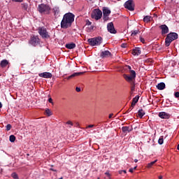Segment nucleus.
Returning a JSON list of instances; mask_svg holds the SVG:
<instances>
[{"instance_id":"nucleus-55","label":"nucleus","mask_w":179,"mask_h":179,"mask_svg":"<svg viewBox=\"0 0 179 179\" xmlns=\"http://www.w3.org/2000/svg\"><path fill=\"white\" fill-rule=\"evenodd\" d=\"M117 1H120V0H117Z\"/></svg>"},{"instance_id":"nucleus-48","label":"nucleus","mask_w":179,"mask_h":179,"mask_svg":"<svg viewBox=\"0 0 179 179\" xmlns=\"http://www.w3.org/2000/svg\"><path fill=\"white\" fill-rule=\"evenodd\" d=\"M157 159H156L154 162H152V163H154V164H155V163H157Z\"/></svg>"},{"instance_id":"nucleus-32","label":"nucleus","mask_w":179,"mask_h":179,"mask_svg":"<svg viewBox=\"0 0 179 179\" xmlns=\"http://www.w3.org/2000/svg\"><path fill=\"white\" fill-rule=\"evenodd\" d=\"M22 8L25 10H27L29 9V6L27 5V3H22Z\"/></svg>"},{"instance_id":"nucleus-45","label":"nucleus","mask_w":179,"mask_h":179,"mask_svg":"<svg viewBox=\"0 0 179 179\" xmlns=\"http://www.w3.org/2000/svg\"><path fill=\"white\" fill-rule=\"evenodd\" d=\"M113 115H114V114L111 113L109 115V118H113Z\"/></svg>"},{"instance_id":"nucleus-41","label":"nucleus","mask_w":179,"mask_h":179,"mask_svg":"<svg viewBox=\"0 0 179 179\" xmlns=\"http://www.w3.org/2000/svg\"><path fill=\"white\" fill-rule=\"evenodd\" d=\"M93 127H94V124H90V125L87 126V128H93Z\"/></svg>"},{"instance_id":"nucleus-29","label":"nucleus","mask_w":179,"mask_h":179,"mask_svg":"<svg viewBox=\"0 0 179 179\" xmlns=\"http://www.w3.org/2000/svg\"><path fill=\"white\" fill-rule=\"evenodd\" d=\"M164 142V140H163V137H160L158 140L159 145H163Z\"/></svg>"},{"instance_id":"nucleus-20","label":"nucleus","mask_w":179,"mask_h":179,"mask_svg":"<svg viewBox=\"0 0 179 179\" xmlns=\"http://www.w3.org/2000/svg\"><path fill=\"white\" fill-rule=\"evenodd\" d=\"M76 47V44L71 43L66 45V48H68V50H73Z\"/></svg>"},{"instance_id":"nucleus-37","label":"nucleus","mask_w":179,"mask_h":179,"mask_svg":"<svg viewBox=\"0 0 179 179\" xmlns=\"http://www.w3.org/2000/svg\"><path fill=\"white\" fill-rule=\"evenodd\" d=\"M121 47H122V48H127V43H122Z\"/></svg>"},{"instance_id":"nucleus-1","label":"nucleus","mask_w":179,"mask_h":179,"mask_svg":"<svg viewBox=\"0 0 179 179\" xmlns=\"http://www.w3.org/2000/svg\"><path fill=\"white\" fill-rule=\"evenodd\" d=\"M75 21V15L72 13H67L63 16L61 22L62 29H68L72 26V23Z\"/></svg>"},{"instance_id":"nucleus-3","label":"nucleus","mask_w":179,"mask_h":179,"mask_svg":"<svg viewBox=\"0 0 179 179\" xmlns=\"http://www.w3.org/2000/svg\"><path fill=\"white\" fill-rule=\"evenodd\" d=\"M87 43L91 45V47H94L96 45H100V44H101V43H103V38H101V37L88 38Z\"/></svg>"},{"instance_id":"nucleus-5","label":"nucleus","mask_w":179,"mask_h":179,"mask_svg":"<svg viewBox=\"0 0 179 179\" xmlns=\"http://www.w3.org/2000/svg\"><path fill=\"white\" fill-rule=\"evenodd\" d=\"M91 16L92 19H95V20H99L101 19V17L103 16V13L99 9H95L93 10Z\"/></svg>"},{"instance_id":"nucleus-36","label":"nucleus","mask_w":179,"mask_h":179,"mask_svg":"<svg viewBox=\"0 0 179 179\" xmlns=\"http://www.w3.org/2000/svg\"><path fill=\"white\" fill-rule=\"evenodd\" d=\"M106 176H107V177H108L110 178V177H111V174H110V172L109 171H106L105 173Z\"/></svg>"},{"instance_id":"nucleus-17","label":"nucleus","mask_w":179,"mask_h":179,"mask_svg":"<svg viewBox=\"0 0 179 179\" xmlns=\"http://www.w3.org/2000/svg\"><path fill=\"white\" fill-rule=\"evenodd\" d=\"M156 87L158 90H164V89H166V84H164V83H159Z\"/></svg>"},{"instance_id":"nucleus-44","label":"nucleus","mask_w":179,"mask_h":179,"mask_svg":"<svg viewBox=\"0 0 179 179\" xmlns=\"http://www.w3.org/2000/svg\"><path fill=\"white\" fill-rule=\"evenodd\" d=\"M129 173H134V169L131 168L129 170Z\"/></svg>"},{"instance_id":"nucleus-50","label":"nucleus","mask_w":179,"mask_h":179,"mask_svg":"<svg viewBox=\"0 0 179 179\" xmlns=\"http://www.w3.org/2000/svg\"><path fill=\"white\" fill-rule=\"evenodd\" d=\"M128 68H129L130 71H132V70H131V66H129Z\"/></svg>"},{"instance_id":"nucleus-30","label":"nucleus","mask_w":179,"mask_h":179,"mask_svg":"<svg viewBox=\"0 0 179 179\" xmlns=\"http://www.w3.org/2000/svg\"><path fill=\"white\" fill-rule=\"evenodd\" d=\"M67 125H69V128H71V127L73 126V123H72V122L71 120H69L68 122H66V123Z\"/></svg>"},{"instance_id":"nucleus-24","label":"nucleus","mask_w":179,"mask_h":179,"mask_svg":"<svg viewBox=\"0 0 179 179\" xmlns=\"http://www.w3.org/2000/svg\"><path fill=\"white\" fill-rule=\"evenodd\" d=\"M139 100V96H136L133 99V101L131 103V106H135V104L138 103V101Z\"/></svg>"},{"instance_id":"nucleus-10","label":"nucleus","mask_w":179,"mask_h":179,"mask_svg":"<svg viewBox=\"0 0 179 179\" xmlns=\"http://www.w3.org/2000/svg\"><path fill=\"white\" fill-rule=\"evenodd\" d=\"M40 43V38H38V36H33L31 38L29 41V44L31 45H33L34 47H36V45H38Z\"/></svg>"},{"instance_id":"nucleus-23","label":"nucleus","mask_w":179,"mask_h":179,"mask_svg":"<svg viewBox=\"0 0 179 179\" xmlns=\"http://www.w3.org/2000/svg\"><path fill=\"white\" fill-rule=\"evenodd\" d=\"M143 20L145 23H149L152 20V17L150 15H146L144 17Z\"/></svg>"},{"instance_id":"nucleus-4","label":"nucleus","mask_w":179,"mask_h":179,"mask_svg":"<svg viewBox=\"0 0 179 179\" xmlns=\"http://www.w3.org/2000/svg\"><path fill=\"white\" fill-rule=\"evenodd\" d=\"M38 10L40 13H43V15H48L51 11V8L47 4H41L38 7Z\"/></svg>"},{"instance_id":"nucleus-51","label":"nucleus","mask_w":179,"mask_h":179,"mask_svg":"<svg viewBox=\"0 0 179 179\" xmlns=\"http://www.w3.org/2000/svg\"><path fill=\"white\" fill-rule=\"evenodd\" d=\"M123 173H124V174H127V171L123 170Z\"/></svg>"},{"instance_id":"nucleus-52","label":"nucleus","mask_w":179,"mask_h":179,"mask_svg":"<svg viewBox=\"0 0 179 179\" xmlns=\"http://www.w3.org/2000/svg\"><path fill=\"white\" fill-rule=\"evenodd\" d=\"M162 178H163V176H159V179H162Z\"/></svg>"},{"instance_id":"nucleus-21","label":"nucleus","mask_w":179,"mask_h":179,"mask_svg":"<svg viewBox=\"0 0 179 179\" xmlns=\"http://www.w3.org/2000/svg\"><path fill=\"white\" fill-rule=\"evenodd\" d=\"M85 72H78V73H74L72 75L69 76L67 79H71L72 78H75V76H79V75H83Z\"/></svg>"},{"instance_id":"nucleus-42","label":"nucleus","mask_w":179,"mask_h":179,"mask_svg":"<svg viewBox=\"0 0 179 179\" xmlns=\"http://www.w3.org/2000/svg\"><path fill=\"white\" fill-rule=\"evenodd\" d=\"M48 101H49V103H51L52 104V103H53L52 98H49Z\"/></svg>"},{"instance_id":"nucleus-31","label":"nucleus","mask_w":179,"mask_h":179,"mask_svg":"<svg viewBox=\"0 0 179 179\" xmlns=\"http://www.w3.org/2000/svg\"><path fill=\"white\" fill-rule=\"evenodd\" d=\"M11 176H12L13 178H14V179H19V177L17 176V173H13L11 174Z\"/></svg>"},{"instance_id":"nucleus-46","label":"nucleus","mask_w":179,"mask_h":179,"mask_svg":"<svg viewBox=\"0 0 179 179\" xmlns=\"http://www.w3.org/2000/svg\"><path fill=\"white\" fill-rule=\"evenodd\" d=\"M124 170L119 171V174H122Z\"/></svg>"},{"instance_id":"nucleus-25","label":"nucleus","mask_w":179,"mask_h":179,"mask_svg":"<svg viewBox=\"0 0 179 179\" xmlns=\"http://www.w3.org/2000/svg\"><path fill=\"white\" fill-rule=\"evenodd\" d=\"M138 117H140V118H142V117L145 115V111H143V110H139L138 113Z\"/></svg>"},{"instance_id":"nucleus-12","label":"nucleus","mask_w":179,"mask_h":179,"mask_svg":"<svg viewBox=\"0 0 179 179\" xmlns=\"http://www.w3.org/2000/svg\"><path fill=\"white\" fill-rule=\"evenodd\" d=\"M40 78H45V79H50L52 78V74L50 72H43L38 74Z\"/></svg>"},{"instance_id":"nucleus-39","label":"nucleus","mask_w":179,"mask_h":179,"mask_svg":"<svg viewBox=\"0 0 179 179\" xmlns=\"http://www.w3.org/2000/svg\"><path fill=\"white\" fill-rule=\"evenodd\" d=\"M13 2H23V0H12Z\"/></svg>"},{"instance_id":"nucleus-26","label":"nucleus","mask_w":179,"mask_h":179,"mask_svg":"<svg viewBox=\"0 0 179 179\" xmlns=\"http://www.w3.org/2000/svg\"><path fill=\"white\" fill-rule=\"evenodd\" d=\"M9 141L10 142H15V141H16V137L14 135H10L9 137Z\"/></svg>"},{"instance_id":"nucleus-14","label":"nucleus","mask_w":179,"mask_h":179,"mask_svg":"<svg viewBox=\"0 0 179 179\" xmlns=\"http://www.w3.org/2000/svg\"><path fill=\"white\" fill-rule=\"evenodd\" d=\"M52 12L56 17H58L59 16V7L55 6L52 8Z\"/></svg>"},{"instance_id":"nucleus-43","label":"nucleus","mask_w":179,"mask_h":179,"mask_svg":"<svg viewBox=\"0 0 179 179\" xmlns=\"http://www.w3.org/2000/svg\"><path fill=\"white\" fill-rule=\"evenodd\" d=\"M87 24L88 26H90V24H92V22L88 20V21H87Z\"/></svg>"},{"instance_id":"nucleus-38","label":"nucleus","mask_w":179,"mask_h":179,"mask_svg":"<svg viewBox=\"0 0 179 179\" xmlns=\"http://www.w3.org/2000/svg\"><path fill=\"white\" fill-rule=\"evenodd\" d=\"M140 41H141V43H143V44H145V38L141 37V38H140Z\"/></svg>"},{"instance_id":"nucleus-53","label":"nucleus","mask_w":179,"mask_h":179,"mask_svg":"<svg viewBox=\"0 0 179 179\" xmlns=\"http://www.w3.org/2000/svg\"><path fill=\"white\" fill-rule=\"evenodd\" d=\"M136 167H137V166H134V167L133 168V170H136Z\"/></svg>"},{"instance_id":"nucleus-16","label":"nucleus","mask_w":179,"mask_h":179,"mask_svg":"<svg viewBox=\"0 0 179 179\" xmlns=\"http://www.w3.org/2000/svg\"><path fill=\"white\" fill-rule=\"evenodd\" d=\"M160 28L162 29V34H167V33H169V27H166V24L162 25Z\"/></svg>"},{"instance_id":"nucleus-27","label":"nucleus","mask_w":179,"mask_h":179,"mask_svg":"<svg viewBox=\"0 0 179 179\" xmlns=\"http://www.w3.org/2000/svg\"><path fill=\"white\" fill-rule=\"evenodd\" d=\"M136 34H139V30H134V31H131L132 37L136 36Z\"/></svg>"},{"instance_id":"nucleus-47","label":"nucleus","mask_w":179,"mask_h":179,"mask_svg":"<svg viewBox=\"0 0 179 179\" xmlns=\"http://www.w3.org/2000/svg\"><path fill=\"white\" fill-rule=\"evenodd\" d=\"M134 162H135V163H138V159H134Z\"/></svg>"},{"instance_id":"nucleus-11","label":"nucleus","mask_w":179,"mask_h":179,"mask_svg":"<svg viewBox=\"0 0 179 179\" xmlns=\"http://www.w3.org/2000/svg\"><path fill=\"white\" fill-rule=\"evenodd\" d=\"M107 29L108 31H109V33H111L112 34H115L117 33V31H115V29L114 28V24H113V22H109L107 24Z\"/></svg>"},{"instance_id":"nucleus-19","label":"nucleus","mask_w":179,"mask_h":179,"mask_svg":"<svg viewBox=\"0 0 179 179\" xmlns=\"http://www.w3.org/2000/svg\"><path fill=\"white\" fill-rule=\"evenodd\" d=\"M141 48H136L135 49L133 50L132 54L133 55H141Z\"/></svg>"},{"instance_id":"nucleus-9","label":"nucleus","mask_w":179,"mask_h":179,"mask_svg":"<svg viewBox=\"0 0 179 179\" xmlns=\"http://www.w3.org/2000/svg\"><path fill=\"white\" fill-rule=\"evenodd\" d=\"M110 13H111V10H110L108 8L104 7L103 8V20L105 22L108 20V16H110Z\"/></svg>"},{"instance_id":"nucleus-28","label":"nucleus","mask_w":179,"mask_h":179,"mask_svg":"<svg viewBox=\"0 0 179 179\" xmlns=\"http://www.w3.org/2000/svg\"><path fill=\"white\" fill-rule=\"evenodd\" d=\"M45 113L48 117H50V115H52V113H51V110L50 109H46L45 110Z\"/></svg>"},{"instance_id":"nucleus-33","label":"nucleus","mask_w":179,"mask_h":179,"mask_svg":"<svg viewBox=\"0 0 179 179\" xmlns=\"http://www.w3.org/2000/svg\"><path fill=\"white\" fill-rule=\"evenodd\" d=\"M155 164V162H151L150 163H148L147 165L148 169H151L152 166Z\"/></svg>"},{"instance_id":"nucleus-7","label":"nucleus","mask_w":179,"mask_h":179,"mask_svg":"<svg viewBox=\"0 0 179 179\" xmlns=\"http://www.w3.org/2000/svg\"><path fill=\"white\" fill-rule=\"evenodd\" d=\"M130 73H131L130 76H128L127 74L124 75V78L127 82H132V80H134V79L136 78V73L135 72V71L134 70L130 71Z\"/></svg>"},{"instance_id":"nucleus-34","label":"nucleus","mask_w":179,"mask_h":179,"mask_svg":"<svg viewBox=\"0 0 179 179\" xmlns=\"http://www.w3.org/2000/svg\"><path fill=\"white\" fill-rule=\"evenodd\" d=\"M6 128L7 131H10V128H12V125L8 124L6 125Z\"/></svg>"},{"instance_id":"nucleus-22","label":"nucleus","mask_w":179,"mask_h":179,"mask_svg":"<svg viewBox=\"0 0 179 179\" xmlns=\"http://www.w3.org/2000/svg\"><path fill=\"white\" fill-rule=\"evenodd\" d=\"M8 64H9V62H8V60L6 59H3L1 62V67L5 68V66H6Z\"/></svg>"},{"instance_id":"nucleus-40","label":"nucleus","mask_w":179,"mask_h":179,"mask_svg":"<svg viewBox=\"0 0 179 179\" xmlns=\"http://www.w3.org/2000/svg\"><path fill=\"white\" fill-rule=\"evenodd\" d=\"M175 97H176L178 99V97H179V92H177L175 93Z\"/></svg>"},{"instance_id":"nucleus-54","label":"nucleus","mask_w":179,"mask_h":179,"mask_svg":"<svg viewBox=\"0 0 179 179\" xmlns=\"http://www.w3.org/2000/svg\"><path fill=\"white\" fill-rule=\"evenodd\" d=\"M177 149H178V150H179V144L177 146Z\"/></svg>"},{"instance_id":"nucleus-13","label":"nucleus","mask_w":179,"mask_h":179,"mask_svg":"<svg viewBox=\"0 0 179 179\" xmlns=\"http://www.w3.org/2000/svg\"><path fill=\"white\" fill-rule=\"evenodd\" d=\"M159 118H162V120H169L170 118V114L166 113V112H160L159 113Z\"/></svg>"},{"instance_id":"nucleus-18","label":"nucleus","mask_w":179,"mask_h":179,"mask_svg":"<svg viewBox=\"0 0 179 179\" xmlns=\"http://www.w3.org/2000/svg\"><path fill=\"white\" fill-rule=\"evenodd\" d=\"M122 132H124V134H127V132H131V131H132V127H122Z\"/></svg>"},{"instance_id":"nucleus-8","label":"nucleus","mask_w":179,"mask_h":179,"mask_svg":"<svg viewBox=\"0 0 179 179\" xmlns=\"http://www.w3.org/2000/svg\"><path fill=\"white\" fill-rule=\"evenodd\" d=\"M124 8L128 9V10H135V3H134V1L128 0L124 3Z\"/></svg>"},{"instance_id":"nucleus-49","label":"nucleus","mask_w":179,"mask_h":179,"mask_svg":"<svg viewBox=\"0 0 179 179\" xmlns=\"http://www.w3.org/2000/svg\"><path fill=\"white\" fill-rule=\"evenodd\" d=\"M0 108H2V103L0 102Z\"/></svg>"},{"instance_id":"nucleus-2","label":"nucleus","mask_w":179,"mask_h":179,"mask_svg":"<svg viewBox=\"0 0 179 179\" xmlns=\"http://www.w3.org/2000/svg\"><path fill=\"white\" fill-rule=\"evenodd\" d=\"M177 38H178V34L177 33L173 32L169 34L165 40L166 47H169V45L171 44L172 41H174V40H177Z\"/></svg>"},{"instance_id":"nucleus-35","label":"nucleus","mask_w":179,"mask_h":179,"mask_svg":"<svg viewBox=\"0 0 179 179\" xmlns=\"http://www.w3.org/2000/svg\"><path fill=\"white\" fill-rule=\"evenodd\" d=\"M81 89H80V87H76V92H78V93H79L80 92H81Z\"/></svg>"},{"instance_id":"nucleus-6","label":"nucleus","mask_w":179,"mask_h":179,"mask_svg":"<svg viewBox=\"0 0 179 179\" xmlns=\"http://www.w3.org/2000/svg\"><path fill=\"white\" fill-rule=\"evenodd\" d=\"M38 34L42 37V38H50V34L47 29L44 27H39L38 28Z\"/></svg>"},{"instance_id":"nucleus-15","label":"nucleus","mask_w":179,"mask_h":179,"mask_svg":"<svg viewBox=\"0 0 179 179\" xmlns=\"http://www.w3.org/2000/svg\"><path fill=\"white\" fill-rule=\"evenodd\" d=\"M110 55H111V52L108 50L103 51L101 53V58H107V57H110Z\"/></svg>"}]
</instances>
